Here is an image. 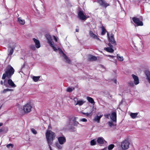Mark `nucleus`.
Returning <instances> with one entry per match:
<instances>
[{"label": "nucleus", "mask_w": 150, "mask_h": 150, "mask_svg": "<svg viewBox=\"0 0 150 150\" xmlns=\"http://www.w3.org/2000/svg\"><path fill=\"white\" fill-rule=\"evenodd\" d=\"M14 49L13 47H9L8 49L9 53L8 55H11L13 54Z\"/></svg>", "instance_id": "bb28decb"}, {"label": "nucleus", "mask_w": 150, "mask_h": 150, "mask_svg": "<svg viewBox=\"0 0 150 150\" xmlns=\"http://www.w3.org/2000/svg\"><path fill=\"white\" fill-rule=\"evenodd\" d=\"M4 79V85L6 87H8V85L12 88H14L16 86V85L14 84L11 79H9L7 80V78Z\"/></svg>", "instance_id": "6e6552de"}, {"label": "nucleus", "mask_w": 150, "mask_h": 150, "mask_svg": "<svg viewBox=\"0 0 150 150\" xmlns=\"http://www.w3.org/2000/svg\"><path fill=\"white\" fill-rule=\"evenodd\" d=\"M100 150H107V147H105V148H104V149H101Z\"/></svg>", "instance_id": "37998d69"}, {"label": "nucleus", "mask_w": 150, "mask_h": 150, "mask_svg": "<svg viewBox=\"0 0 150 150\" xmlns=\"http://www.w3.org/2000/svg\"><path fill=\"white\" fill-rule=\"evenodd\" d=\"M146 79L150 83V72L149 71H146Z\"/></svg>", "instance_id": "5701e85b"}, {"label": "nucleus", "mask_w": 150, "mask_h": 150, "mask_svg": "<svg viewBox=\"0 0 150 150\" xmlns=\"http://www.w3.org/2000/svg\"><path fill=\"white\" fill-rule=\"evenodd\" d=\"M13 90L11 89L6 88L4 89L2 91V93H5L7 92L8 91H13Z\"/></svg>", "instance_id": "c756f323"}, {"label": "nucleus", "mask_w": 150, "mask_h": 150, "mask_svg": "<svg viewBox=\"0 0 150 150\" xmlns=\"http://www.w3.org/2000/svg\"><path fill=\"white\" fill-rule=\"evenodd\" d=\"M7 147L8 148H12L13 145L12 144H9L6 145Z\"/></svg>", "instance_id": "e433bc0d"}, {"label": "nucleus", "mask_w": 150, "mask_h": 150, "mask_svg": "<svg viewBox=\"0 0 150 150\" xmlns=\"http://www.w3.org/2000/svg\"><path fill=\"white\" fill-rule=\"evenodd\" d=\"M88 60L90 61H95L97 60V58L96 57L92 55H89L87 56Z\"/></svg>", "instance_id": "f3484780"}, {"label": "nucleus", "mask_w": 150, "mask_h": 150, "mask_svg": "<svg viewBox=\"0 0 150 150\" xmlns=\"http://www.w3.org/2000/svg\"><path fill=\"white\" fill-rule=\"evenodd\" d=\"M86 99L88 102L91 103H94V101L92 98L89 97H87L86 98Z\"/></svg>", "instance_id": "c85d7f7f"}, {"label": "nucleus", "mask_w": 150, "mask_h": 150, "mask_svg": "<svg viewBox=\"0 0 150 150\" xmlns=\"http://www.w3.org/2000/svg\"><path fill=\"white\" fill-rule=\"evenodd\" d=\"M54 51L56 52H59L62 59L66 63L71 64V61L70 59L64 53L62 50L59 47H53Z\"/></svg>", "instance_id": "f03ea898"}, {"label": "nucleus", "mask_w": 150, "mask_h": 150, "mask_svg": "<svg viewBox=\"0 0 150 150\" xmlns=\"http://www.w3.org/2000/svg\"><path fill=\"white\" fill-rule=\"evenodd\" d=\"M108 125L110 127H111L113 125V122H112V121L109 122H108Z\"/></svg>", "instance_id": "58836bf2"}, {"label": "nucleus", "mask_w": 150, "mask_h": 150, "mask_svg": "<svg viewBox=\"0 0 150 150\" xmlns=\"http://www.w3.org/2000/svg\"><path fill=\"white\" fill-rule=\"evenodd\" d=\"M46 38L47 40V43L49 44L50 46L52 47H54L53 39L55 42H57L58 41L57 38L54 36H52L49 34L46 35Z\"/></svg>", "instance_id": "39448f33"}, {"label": "nucleus", "mask_w": 150, "mask_h": 150, "mask_svg": "<svg viewBox=\"0 0 150 150\" xmlns=\"http://www.w3.org/2000/svg\"><path fill=\"white\" fill-rule=\"evenodd\" d=\"M76 117H74L72 120V122H70L67 124L68 128L72 129L74 126H77L79 124V122L76 121Z\"/></svg>", "instance_id": "423d86ee"}, {"label": "nucleus", "mask_w": 150, "mask_h": 150, "mask_svg": "<svg viewBox=\"0 0 150 150\" xmlns=\"http://www.w3.org/2000/svg\"><path fill=\"white\" fill-rule=\"evenodd\" d=\"M129 84L131 86H133V83H129Z\"/></svg>", "instance_id": "a18cd8bd"}, {"label": "nucleus", "mask_w": 150, "mask_h": 150, "mask_svg": "<svg viewBox=\"0 0 150 150\" xmlns=\"http://www.w3.org/2000/svg\"><path fill=\"white\" fill-rule=\"evenodd\" d=\"M31 131L32 133L34 134H37V132L33 128H32L31 129Z\"/></svg>", "instance_id": "c9c22d12"}, {"label": "nucleus", "mask_w": 150, "mask_h": 150, "mask_svg": "<svg viewBox=\"0 0 150 150\" xmlns=\"http://www.w3.org/2000/svg\"><path fill=\"white\" fill-rule=\"evenodd\" d=\"M109 39L111 43L112 44V45H111V44L109 43L108 44V45L110 47L113 46H116V43L114 38L113 36L111 35L109 37Z\"/></svg>", "instance_id": "ddd939ff"}, {"label": "nucleus", "mask_w": 150, "mask_h": 150, "mask_svg": "<svg viewBox=\"0 0 150 150\" xmlns=\"http://www.w3.org/2000/svg\"><path fill=\"white\" fill-rule=\"evenodd\" d=\"M132 20L134 22L137 26H142L143 25L142 21H140L138 18L136 17H133L132 18Z\"/></svg>", "instance_id": "f8f14e48"}, {"label": "nucleus", "mask_w": 150, "mask_h": 150, "mask_svg": "<svg viewBox=\"0 0 150 150\" xmlns=\"http://www.w3.org/2000/svg\"><path fill=\"white\" fill-rule=\"evenodd\" d=\"M32 108V104L31 103H28L23 106V110L25 113H28L31 111Z\"/></svg>", "instance_id": "1a4fd4ad"}, {"label": "nucleus", "mask_w": 150, "mask_h": 150, "mask_svg": "<svg viewBox=\"0 0 150 150\" xmlns=\"http://www.w3.org/2000/svg\"><path fill=\"white\" fill-rule=\"evenodd\" d=\"M18 22L19 24L23 25L25 23V21L24 19H22L21 18L19 17L18 18Z\"/></svg>", "instance_id": "aec40b11"}, {"label": "nucleus", "mask_w": 150, "mask_h": 150, "mask_svg": "<svg viewBox=\"0 0 150 150\" xmlns=\"http://www.w3.org/2000/svg\"><path fill=\"white\" fill-rule=\"evenodd\" d=\"M94 110V108L93 107L92 108L91 110V112L90 113H83L86 115L87 116H91V113L93 112V111Z\"/></svg>", "instance_id": "7c9ffc66"}, {"label": "nucleus", "mask_w": 150, "mask_h": 150, "mask_svg": "<svg viewBox=\"0 0 150 150\" xmlns=\"http://www.w3.org/2000/svg\"><path fill=\"white\" fill-rule=\"evenodd\" d=\"M90 144L91 146L94 145L96 144V142L95 139H93L91 141Z\"/></svg>", "instance_id": "473e14b6"}, {"label": "nucleus", "mask_w": 150, "mask_h": 150, "mask_svg": "<svg viewBox=\"0 0 150 150\" xmlns=\"http://www.w3.org/2000/svg\"><path fill=\"white\" fill-rule=\"evenodd\" d=\"M104 50L107 52L110 53L113 52L114 51V50L112 47H105L104 48Z\"/></svg>", "instance_id": "393cba45"}, {"label": "nucleus", "mask_w": 150, "mask_h": 150, "mask_svg": "<svg viewBox=\"0 0 150 150\" xmlns=\"http://www.w3.org/2000/svg\"><path fill=\"white\" fill-rule=\"evenodd\" d=\"M45 135L47 143L50 146V148L51 149L50 146L52 144L53 140L55 139V134L51 130H47L46 131Z\"/></svg>", "instance_id": "f257e3e1"}, {"label": "nucleus", "mask_w": 150, "mask_h": 150, "mask_svg": "<svg viewBox=\"0 0 150 150\" xmlns=\"http://www.w3.org/2000/svg\"><path fill=\"white\" fill-rule=\"evenodd\" d=\"M98 1L100 4L101 5L106 7L108 6V4L107 3H106L105 2H104L103 0H98Z\"/></svg>", "instance_id": "4be33fe9"}, {"label": "nucleus", "mask_w": 150, "mask_h": 150, "mask_svg": "<svg viewBox=\"0 0 150 150\" xmlns=\"http://www.w3.org/2000/svg\"><path fill=\"white\" fill-rule=\"evenodd\" d=\"M78 16L79 18L82 20H85L89 17L88 16L85 15L82 11H79L78 13Z\"/></svg>", "instance_id": "9b49d317"}, {"label": "nucleus", "mask_w": 150, "mask_h": 150, "mask_svg": "<svg viewBox=\"0 0 150 150\" xmlns=\"http://www.w3.org/2000/svg\"><path fill=\"white\" fill-rule=\"evenodd\" d=\"M108 57H110L111 59H114L115 58V57L114 56L110 55H109L108 56Z\"/></svg>", "instance_id": "ea45409f"}, {"label": "nucleus", "mask_w": 150, "mask_h": 150, "mask_svg": "<svg viewBox=\"0 0 150 150\" xmlns=\"http://www.w3.org/2000/svg\"><path fill=\"white\" fill-rule=\"evenodd\" d=\"M14 70L10 65H8L7 67L5 73L3 74L2 79H3L6 78L9 79L14 74Z\"/></svg>", "instance_id": "7ed1b4c3"}, {"label": "nucleus", "mask_w": 150, "mask_h": 150, "mask_svg": "<svg viewBox=\"0 0 150 150\" xmlns=\"http://www.w3.org/2000/svg\"><path fill=\"white\" fill-rule=\"evenodd\" d=\"M138 114V113H131L130 116L133 119L136 118Z\"/></svg>", "instance_id": "cd10ccee"}, {"label": "nucleus", "mask_w": 150, "mask_h": 150, "mask_svg": "<svg viewBox=\"0 0 150 150\" xmlns=\"http://www.w3.org/2000/svg\"><path fill=\"white\" fill-rule=\"evenodd\" d=\"M105 141L103 137H100L98 138L97 142L99 144H102L104 143V142Z\"/></svg>", "instance_id": "412c9836"}, {"label": "nucleus", "mask_w": 150, "mask_h": 150, "mask_svg": "<svg viewBox=\"0 0 150 150\" xmlns=\"http://www.w3.org/2000/svg\"><path fill=\"white\" fill-rule=\"evenodd\" d=\"M117 58L118 60L120 62L123 61L124 60V58L123 57L121 56L119 54L117 55Z\"/></svg>", "instance_id": "a878e982"}, {"label": "nucleus", "mask_w": 150, "mask_h": 150, "mask_svg": "<svg viewBox=\"0 0 150 150\" xmlns=\"http://www.w3.org/2000/svg\"><path fill=\"white\" fill-rule=\"evenodd\" d=\"M48 130H51L52 129V127L50 125H49L48 126Z\"/></svg>", "instance_id": "a19ab883"}, {"label": "nucleus", "mask_w": 150, "mask_h": 150, "mask_svg": "<svg viewBox=\"0 0 150 150\" xmlns=\"http://www.w3.org/2000/svg\"><path fill=\"white\" fill-rule=\"evenodd\" d=\"M80 121L82 122H87V120L86 118H82L80 120Z\"/></svg>", "instance_id": "4c0bfd02"}, {"label": "nucleus", "mask_w": 150, "mask_h": 150, "mask_svg": "<svg viewBox=\"0 0 150 150\" xmlns=\"http://www.w3.org/2000/svg\"><path fill=\"white\" fill-rule=\"evenodd\" d=\"M76 32H78L79 31V30L78 29H76Z\"/></svg>", "instance_id": "09e8293b"}, {"label": "nucleus", "mask_w": 150, "mask_h": 150, "mask_svg": "<svg viewBox=\"0 0 150 150\" xmlns=\"http://www.w3.org/2000/svg\"><path fill=\"white\" fill-rule=\"evenodd\" d=\"M132 76L134 80V83L135 85L138 84L139 83V81L138 77L134 74H132Z\"/></svg>", "instance_id": "dca6fc26"}, {"label": "nucleus", "mask_w": 150, "mask_h": 150, "mask_svg": "<svg viewBox=\"0 0 150 150\" xmlns=\"http://www.w3.org/2000/svg\"><path fill=\"white\" fill-rule=\"evenodd\" d=\"M115 63H116V62H117V61H116V60H115Z\"/></svg>", "instance_id": "8fccbe9b"}, {"label": "nucleus", "mask_w": 150, "mask_h": 150, "mask_svg": "<svg viewBox=\"0 0 150 150\" xmlns=\"http://www.w3.org/2000/svg\"><path fill=\"white\" fill-rule=\"evenodd\" d=\"M89 34L90 36L93 39L97 41H101V40L98 37V36L94 34L91 31H90L89 32Z\"/></svg>", "instance_id": "4468645a"}, {"label": "nucleus", "mask_w": 150, "mask_h": 150, "mask_svg": "<svg viewBox=\"0 0 150 150\" xmlns=\"http://www.w3.org/2000/svg\"><path fill=\"white\" fill-rule=\"evenodd\" d=\"M58 142L55 143V146L58 149H61L63 147V145L66 142V138L63 136H60L57 138Z\"/></svg>", "instance_id": "20e7f679"}, {"label": "nucleus", "mask_w": 150, "mask_h": 150, "mask_svg": "<svg viewBox=\"0 0 150 150\" xmlns=\"http://www.w3.org/2000/svg\"><path fill=\"white\" fill-rule=\"evenodd\" d=\"M101 29H102L101 34L102 35H104L105 33L106 32V31L105 30V28L103 27H102Z\"/></svg>", "instance_id": "72a5a7b5"}, {"label": "nucleus", "mask_w": 150, "mask_h": 150, "mask_svg": "<svg viewBox=\"0 0 150 150\" xmlns=\"http://www.w3.org/2000/svg\"><path fill=\"white\" fill-rule=\"evenodd\" d=\"M74 89V88H68L67 90V91L68 92H71Z\"/></svg>", "instance_id": "f704fd0d"}, {"label": "nucleus", "mask_w": 150, "mask_h": 150, "mask_svg": "<svg viewBox=\"0 0 150 150\" xmlns=\"http://www.w3.org/2000/svg\"><path fill=\"white\" fill-rule=\"evenodd\" d=\"M3 124L2 123L0 122V126H1L3 125Z\"/></svg>", "instance_id": "49530a36"}, {"label": "nucleus", "mask_w": 150, "mask_h": 150, "mask_svg": "<svg viewBox=\"0 0 150 150\" xmlns=\"http://www.w3.org/2000/svg\"><path fill=\"white\" fill-rule=\"evenodd\" d=\"M114 147V145L113 144H111L109 145L108 148L107 150H112Z\"/></svg>", "instance_id": "2f4dec72"}, {"label": "nucleus", "mask_w": 150, "mask_h": 150, "mask_svg": "<svg viewBox=\"0 0 150 150\" xmlns=\"http://www.w3.org/2000/svg\"><path fill=\"white\" fill-rule=\"evenodd\" d=\"M74 104L75 105H78L81 106L86 103V101L83 100L81 99L78 100L77 98L75 97L73 99Z\"/></svg>", "instance_id": "9d476101"}, {"label": "nucleus", "mask_w": 150, "mask_h": 150, "mask_svg": "<svg viewBox=\"0 0 150 150\" xmlns=\"http://www.w3.org/2000/svg\"><path fill=\"white\" fill-rule=\"evenodd\" d=\"M40 77V76H33L32 77V79L33 81L35 82H37L39 80V79Z\"/></svg>", "instance_id": "b1692460"}, {"label": "nucleus", "mask_w": 150, "mask_h": 150, "mask_svg": "<svg viewBox=\"0 0 150 150\" xmlns=\"http://www.w3.org/2000/svg\"><path fill=\"white\" fill-rule=\"evenodd\" d=\"M114 82L115 83H116L117 81L116 79H115L114 81Z\"/></svg>", "instance_id": "de8ad7c7"}, {"label": "nucleus", "mask_w": 150, "mask_h": 150, "mask_svg": "<svg viewBox=\"0 0 150 150\" xmlns=\"http://www.w3.org/2000/svg\"><path fill=\"white\" fill-rule=\"evenodd\" d=\"M105 116L106 117L108 118L109 117V116H110V115H105Z\"/></svg>", "instance_id": "79ce46f5"}, {"label": "nucleus", "mask_w": 150, "mask_h": 150, "mask_svg": "<svg viewBox=\"0 0 150 150\" xmlns=\"http://www.w3.org/2000/svg\"><path fill=\"white\" fill-rule=\"evenodd\" d=\"M110 119L113 122H116L117 120L116 114L115 112H112L110 115Z\"/></svg>", "instance_id": "2eb2a0df"}, {"label": "nucleus", "mask_w": 150, "mask_h": 150, "mask_svg": "<svg viewBox=\"0 0 150 150\" xmlns=\"http://www.w3.org/2000/svg\"><path fill=\"white\" fill-rule=\"evenodd\" d=\"M103 115H100V116L96 115V116L93 120L94 121L97 122L98 123L100 122V118L103 116Z\"/></svg>", "instance_id": "6ab92c4d"}, {"label": "nucleus", "mask_w": 150, "mask_h": 150, "mask_svg": "<svg viewBox=\"0 0 150 150\" xmlns=\"http://www.w3.org/2000/svg\"><path fill=\"white\" fill-rule=\"evenodd\" d=\"M1 85L3 84H4V81L3 82L2 81H1Z\"/></svg>", "instance_id": "c03bdc74"}, {"label": "nucleus", "mask_w": 150, "mask_h": 150, "mask_svg": "<svg viewBox=\"0 0 150 150\" xmlns=\"http://www.w3.org/2000/svg\"><path fill=\"white\" fill-rule=\"evenodd\" d=\"M130 142L128 139H125L121 143V147L122 150H126L129 148Z\"/></svg>", "instance_id": "0eeeda50"}, {"label": "nucleus", "mask_w": 150, "mask_h": 150, "mask_svg": "<svg viewBox=\"0 0 150 150\" xmlns=\"http://www.w3.org/2000/svg\"><path fill=\"white\" fill-rule=\"evenodd\" d=\"M33 40L35 43L36 47H40V41L35 38H33Z\"/></svg>", "instance_id": "a211bd4d"}]
</instances>
